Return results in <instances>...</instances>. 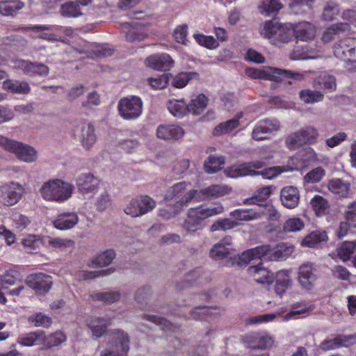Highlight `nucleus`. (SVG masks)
Listing matches in <instances>:
<instances>
[{
	"label": "nucleus",
	"instance_id": "obj_1",
	"mask_svg": "<svg viewBox=\"0 0 356 356\" xmlns=\"http://www.w3.org/2000/svg\"><path fill=\"white\" fill-rule=\"evenodd\" d=\"M110 318H90L87 320V325L91 330L92 335L97 338L104 333L108 347L100 351V356H127L129 350V337L122 330L114 329L106 332V327L111 325Z\"/></svg>",
	"mask_w": 356,
	"mask_h": 356
},
{
	"label": "nucleus",
	"instance_id": "obj_2",
	"mask_svg": "<svg viewBox=\"0 0 356 356\" xmlns=\"http://www.w3.org/2000/svg\"><path fill=\"white\" fill-rule=\"evenodd\" d=\"M245 74L253 79L270 80L277 83L286 81L289 85H291L293 81H302L305 79L303 73L268 67L262 70L249 67L245 70Z\"/></svg>",
	"mask_w": 356,
	"mask_h": 356
},
{
	"label": "nucleus",
	"instance_id": "obj_3",
	"mask_svg": "<svg viewBox=\"0 0 356 356\" xmlns=\"http://www.w3.org/2000/svg\"><path fill=\"white\" fill-rule=\"evenodd\" d=\"M74 186L60 179H53L44 182L40 193L44 200L63 203L72 197Z\"/></svg>",
	"mask_w": 356,
	"mask_h": 356
},
{
	"label": "nucleus",
	"instance_id": "obj_4",
	"mask_svg": "<svg viewBox=\"0 0 356 356\" xmlns=\"http://www.w3.org/2000/svg\"><path fill=\"white\" fill-rule=\"evenodd\" d=\"M223 211L224 208L220 204L191 208L188 211L184 228L189 232L200 230L206 225L205 221L208 218L222 213Z\"/></svg>",
	"mask_w": 356,
	"mask_h": 356
},
{
	"label": "nucleus",
	"instance_id": "obj_5",
	"mask_svg": "<svg viewBox=\"0 0 356 356\" xmlns=\"http://www.w3.org/2000/svg\"><path fill=\"white\" fill-rule=\"evenodd\" d=\"M0 146L6 151L14 154L25 163H33L38 159V152L32 146L0 136Z\"/></svg>",
	"mask_w": 356,
	"mask_h": 356
},
{
	"label": "nucleus",
	"instance_id": "obj_6",
	"mask_svg": "<svg viewBox=\"0 0 356 356\" xmlns=\"http://www.w3.org/2000/svg\"><path fill=\"white\" fill-rule=\"evenodd\" d=\"M143 102L135 95H129L120 99L118 110L120 116L126 120H135L143 113Z\"/></svg>",
	"mask_w": 356,
	"mask_h": 356
},
{
	"label": "nucleus",
	"instance_id": "obj_7",
	"mask_svg": "<svg viewBox=\"0 0 356 356\" xmlns=\"http://www.w3.org/2000/svg\"><path fill=\"white\" fill-rule=\"evenodd\" d=\"M154 200L147 195H139L129 200L124 207V213L132 218L142 216L151 211Z\"/></svg>",
	"mask_w": 356,
	"mask_h": 356
},
{
	"label": "nucleus",
	"instance_id": "obj_8",
	"mask_svg": "<svg viewBox=\"0 0 356 356\" xmlns=\"http://www.w3.org/2000/svg\"><path fill=\"white\" fill-rule=\"evenodd\" d=\"M353 41L349 38H345L339 41L333 47L334 56L346 63V67L348 70H356V49L350 44Z\"/></svg>",
	"mask_w": 356,
	"mask_h": 356
},
{
	"label": "nucleus",
	"instance_id": "obj_9",
	"mask_svg": "<svg viewBox=\"0 0 356 356\" xmlns=\"http://www.w3.org/2000/svg\"><path fill=\"white\" fill-rule=\"evenodd\" d=\"M318 136L316 129L313 127H308L300 129L289 136L285 140L286 145L291 149H296L316 139Z\"/></svg>",
	"mask_w": 356,
	"mask_h": 356
},
{
	"label": "nucleus",
	"instance_id": "obj_10",
	"mask_svg": "<svg viewBox=\"0 0 356 356\" xmlns=\"http://www.w3.org/2000/svg\"><path fill=\"white\" fill-rule=\"evenodd\" d=\"M122 29L125 34L126 40L129 42H139L147 38L150 32L147 24L143 22L124 23Z\"/></svg>",
	"mask_w": 356,
	"mask_h": 356
},
{
	"label": "nucleus",
	"instance_id": "obj_11",
	"mask_svg": "<svg viewBox=\"0 0 356 356\" xmlns=\"http://www.w3.org/2000/svg\"><path fill=\"white\" fill-rule=\"evenodd\" d=\"M210 256L212 259L218 260H226L225 265L231 266V259L234 257L232 253V238L227 236L215 244L210 250Z\"/></svg>",
	"mask_w": 356,
	"mask_h": 356
},
{
	"label": "nucleus",
	"instance_id": "obj_12",
	"mask_svg": "<svg viewBox=\"0 0 356 356\" xmlns=\"http://www.w3.org/2000/svg\"><path fill=\"white\" fill-rule=\"evenodd\" d=\"M318 278V269L314 263L305 262L300 266L298 280L302 289L311 290Z\"/></svg>",
	"mask_w": 356,
	"mask_h": 356
},
{
	"label": "nucleus",
	"instance_id": "obj_13",
	"mask_svg": "<svg viewBox=\"0 0 356 356\" xmlns=\"http://www.w3.org/2000/svg\"><path fill=\"white\" fill-rule=\"evenodd\" d=\"M100 181L90 173H83L76 179V186L79 193L85 198H91L97 193Z\"/></svg>",
	"mask_w": 356,
	"mask_h": 356
},
{
	"label": "nucleus",
	"instance_id": "obj_14",
	"mask_svg": "<svg viewBox=\"0 0 356 356\" xmlns=\"http://www.w3.org/2000/svg\"><path fill=\"white\" fill-rule=\"evenodd\" d=\"M0 191V202L6 206H13L20 200L24 189L21 184L11 182L2 186Z\"/></svg>",
	"mask_w": 356,
	"mask_h": 356
},
{
	"label": "nucleus",
	"instance_id": "obj_15",
	"mask_svg": "<svg viewBox=\"0 0 356 356\" xmlns=\"http://www.w3.org/2000/svg\"><path fill=\"white\" fill-rule=\"evenodd\" d=\"M27 285L38 293H45L49 291L53 284L52 277L47 274L39 273L27 277Z\"/></svg>",
	"mask_w": 356,
	"mask_h": 356
},
{
	"label": "nucleus",
	"instance_id": "obj_16",
	"mask_svg": "<svg viewBox=\"0 0 356 356\" xmlns=\"http://www.w3.org/2000/svg\"><path fill=\"white\" fill-rule=\"evenodd\" d=\"M280 122L276 119H266L260 121L252 132V138L256 140L268 138V135L280 129Z\"/></svg>",
	"mask_w": 356,
	"mask_h": 356
},
{
	"label": "nucleus",
	"instance_id": "obj_17",
	"mask_svg": "<svg viewBox=\"0 0 356 356\" xmlns=\"http://www.w3.org/2000/svg\"><path fill=\"white\" fill-rule=\"evenodd\" d=\"M75 49L80 54H86L88 57L94 58L98 56H107L112 54V50L106 47L105 44L90 43L81 40V44L75 47Z\"/></svg>",
	"mask_w": 356,
	"mask_h": 356
},
{
	"label": "nucleus",
	"instance_id": "obj_18",
	"mask_svg": "<svg viewBox=\"0 0 356 356\" xmlns=\"http://www.w3.org/2000/svg\"><path fill=\"white\" fill-rule=\"evenodd\" d=\"M75 135L79 138L83 147L89 149L95 143L97 137L95 128L90 123H81L75 130Z\"/></svg>",
	"mask_w": 356,
	"mask_h": 356
},
{
	"label": "nucleus",
	"instance_id": "obj_19",
	"mask_svg": "<svg viewBox=\"0 0 356 356\" xmlns=\"http://www.w3.org/2000/svg\"><path fill=\"white\" fill-rule=\"evenodd\" d=\"M13 67L22 70L29 76H46L49 72L48 67L43 64H35L22 59L13 60Z\"/></svg>",
	"mask_w": 356,
	"mask_h": 356
},
{
	"label": "nucleus",
	"instance_id": "obj_20",
	"mask_svg": "<svg viewBox=\"0 0 356 356\" xmlns=\"http://www.w3.org/2000/svg\"><path fill=\"white\" fill-rule=\"evenodd\" d=\"M79 218L76 212L67 211L58 213L53 221L55 228L60 230L72 229L79 222Z\"/></svg>",
	"mask_w": 356,
	"mask_h": 356
},
{
	"label": "nucleus",
	"instance_id": "obj_21",
	"mask_svg": "<svg viewBox=\"0 0 356 356\" xmlns=\"http://www.w3.org/2000/svg\"><path fill=\"white\" fill-rule=\"evenodd\" d=\"M244 343L252 349H266L273 346V340L270 337L254 332L246 335Z\"/></svg>",
	"mask_w": 356,
	"mask_h": 356
},
{
	"label": "nucleus",
	"instance_id": "obj_22",
	"mask_svg": "<svg viewBox=\"0 0 356 356\" xmlns=\"http://www.w3.org/2000/svg\"><path fill=\"white\" fill-rule=\"evenodd\" d=\"M248 274L252 277L255 282L260 284H270L274 281V275L262 263L255 266H249L247 269Z\"/></svg>",
	"mask_w": 356,
	"mask_h": 356
},
{
	"label": "nucleus",
	"instance_id": "obj_23",
	"mask_svg": "<svg viewBox=\"0 0 356 356\" xmlns=\"http://www.w3.org/2000/svg\"><path fill=\"white\" fill-rule=\"evenodd\" d=\"M280 200L286 208L293 209L296 207L300 200L298 188L292 186L284 187L280 191Z\"/></svg>",
	"mask_w": 356,
	"mask_h": 356
},
{
	"label": "nucleus",
	"instance_id": "obj_24",
	"mask_svg": "<svg viewBox=\"0 0 356 356\" xmlns=\"http://www.w3.org/2000/svg\"><path fill=\"white\" fill-rule=\"evenodd\" d=\"M45 341V333L42 330H36L20 335L17 343L27 347L43 344Z\"/></svg>",
	"mask_w": 356,
	"mask_h": 356
},
{
	"label": "nucleus",
	"instance_id": "obj_25",
	"mask_svg": "<svg viewBox=\"0 0 356 356\" xmlns=\"http://www.w3.org/2000/svg\"><path fill=\"white\" fill-rule=\"evenodd\" d=\"M275 284V292L277 295L282 296L286 290L292 286V279L287 270H280L274 277Z\"/></svg>",
	"mask_w": 356,
	"mask_h": 356
},
{
	"label": "nucleus",
	"instance_id": "obj_26",
	"mask_svg": "<svg viewBox=\"0 0 356 356\" xmlns=\"http://www.w3.org/2000/svg\"><path fill=\"white\" fill-rule=\"evenodd\" d=\"M74 243L71 239L44 236V247L56 251H65L73 248Z\"/></svg>",
	"mask_w": 356,
	"mask_h": 356
},
{
	"label": "nucleus",
	"instance_id": "obj_27",
	"mask_svg": "<svg viewBox=\"0 0 356 356\" xmlns=\"http://www.w3.org/2000/svg\"><path fill=\"white\" fill-rule=\"evenodd\" d=\"M184 134L183 129L177 125H160L157 128V137L163 140H179Z\"/></svg>",
	"mask_w": 356,
	"mask_h": 356
},
{
	"label": "nucleus",
	"instance_id": "obj_28",
	"mask_svg": "<svg viewBox=\"0 0 356 356\" xmlns=\"http://www.w3.org/2000/svg\"><path fill=\"white\" fill-rule=\"evenodd\" d=\"M231 192V188L224 184H214L203 188L199 193L204 199H215L221 197Z\"/></svg>",
	"mask_w": 356,
	"mask_h": 356
},
{
	"label": "nucleus",
	"instance_id": "obj_29",
	"mask_svg": "<svg viewBox=\"0 0 356 356\" xmlns=\"http://www.w3.org/2000/svg\"><path fill=\"white\" fill-rule=\"evenodd\" d=\"M294 35L299 40L310 41L312 40L316 34L315 27L307 22H302L296 25L293 29Z\"/></svg>",
	"mask_w": 356,
	"mask_h": 356
},
{
	"label": "nucleus",
	"instance_id": "obj_30",
	"mask_svg": "<svg viewBox=\"0 0 356 356\" xmlns=\"http://www.w3.org/2000/svg\"><path fill=\"white\" fill-rule=\"evenodd\" d=\"M24 7V3L19 0L0 1V14L3 16H14Z\"/></svg>",
	"mask_w": 356,
	"mask_h": 356
},
{
	"label": "nucleus",
	"instance_id": "obj_31",
	"mask_svg": "<svg viewBox=\"0 0 356 356\" xmlns=\"http://www.w3.org/2000/svg\"><path fill=\"white\" fill-rule=\"evenodd\" d=\"M22 243L27 253H37L41 246H44V236L41 237L35 234L29 235L22 240Z\"/></svg>",
	"mask_w": 356,
	"mask_h": 356
},
{
	"label": "nucleus",
	"instance_id": "obj_32",
	"mask_svg": "<svg viewBox=\"0 0 356 356\" xmlns=\"http://www.w3.org/2000/svg\"><path fill=\"white\" fill-rule=\"evenodd\" d=\"M272 193L270 186H264L257 190L256 193L250 198L243 200L244 204H256L258 209L264 206V203L270 195Z\"/></svg>",
	"mask_w": 356,
	"mask_h": 356
},
{
	"label": "nucleus",
	"instance_id": "obj_33",
	"mask_svg": "<svg viewBox=\"0 0 356 356\" xmlns=\"http://www.w3.org/2000/svg\"><path fill=\"white\" fill-rule=\"evenodd\" d=\"M200 75L196 72H181L172 80V86L176 88H184L190 81L199 79Z\"/></svg>",
	"mask_w": 356,
	"mask_h": 356
},
{
	"label": "nucleus",
	"instance_id": "obj_34",
	"mask_svg": "<svg viewBox=\"0 0 356 356\" xmlns=\"http://www.w3.org/2000/svg\"><path fill=\"white\" fill-rule=\"evenodd\" d=\"M169 112L175 117H183L188 113V106L184 99H169L167 103Z\"/></svg>",
	"mask_w": 356,
	"mask_h": 356
},
{
	"label": "nucleus",
	"instance_id": "obj_35",
	"mask_svg": "<svg viewBox=\"0 0 356 356\" xmlns=\"http://www.w3.org/2000/svg\"><path fill=\"white\" fill-rule=\"evenodd\" d=\"M314 309V306L306 304L304 302H298L291 305V310L282 316L283 321H289L291 318H297L300 314H306Z\"/></svg>",
	"mask_w": 356,
	"mask_h": 356
},
{
	"label": "nucleus",
	"instance_id": "obj_36",
	"mask_svg": "<svg viewBox=\"0 0 356 356\" xmlns=\"http://www.w3.org/2000/svg\"><path fill=\"white\" fill-rule=\"evenodd\" d=\"M227 174L231 177H238L240 176L256 175H259V172L252 169L249 163H243L238 165H234L227 170Z\"/></svg>",
	"mask_w": 356,
	"mask_h": 356
},
{
	"label": "nucleus",
	"instance_id": "obj_37",
	"mask_svg": "<svg viewBox=\"0 0 356 356\" xmlns=\"http://www.w3.org/2000/svg\"><path fill=\"white\" fill-rule=\"evenodd\" d=\"M310 205L318 216L326 214L330 209L328 201L319 195H316L312 198Z\"/></svg>",
	"mask_w": 356,
	"mask_h": 356
},
{
	"label": "nucleus",
	"instance_id": "obj_38",
	"mask_svg": "<svg viewBox=\"0 0 356 356\" xmlns=\"http://www.w3.org/2000/svg\"><path fill=\"white\" fill-rule=\"evenodd\" d=\"M5 90L17 94H27L30 91L29 84L24 81L7 80L3 83Z\"/></svg>",
	"mask_w": 356,
	"mask_h": 356
},
{
	"label": "nucleus",
	"instance_id": "obj_39",
	"mask_svg": "<svg viewBox=\"0 0 356 356\" xmlns=\"http://www.w3.org/2000/svg\"><path fill=\"white\" fill-rule=\"evenodd\" d=\"M241 114H237L236 117L218 124L213 129V135L221 136L222 134L231 132L233 129L238 126V119L241 117Z\"/></svg>",
	"mask_w": 356,
	"mask_h": 356
},
{
	"label": "nucleus",
	"instance_id": "obj_40",
	"mask_svg": "<svg viewBox=\"0 0 356 356\" xmlns=\"http://www.w3.org/2000/svg\"><path fill=\"white\" fill-rule=\"evenodd\" d=\"M208 99L204 94H200L188 104V112L193 115H200L206 108Z\"/></svg>",
	"mask_w": 356,
	"mask_h": 356
},
{
	"label": "nucleus",
	"instance_id": "obj_41",
	"mask_svg": "<svg viewBox=\"0 0 356 356\" xmlns=\"http://www.w3.org/2000/svg\"><path fill=\"white\" fill-rule=\"evenodd\" d=\"M350 188V184L341 179H336L330 180L328 183V189L332 193L337 194L340 197H346Z\"/></svg>",
	"mask_w": 356,
	"mask_h": 356
},
{
	"label": "nucleus",
	"instance_id": "obj_42",
	"mask_svg": "<svg viewBox=\"0 0 356 356\" xmlns=\"http://www.w3.org/2000/svg\"><path fill=\"white\" fill-rule=\"evenodd\" d=\"M327 236L325 232H313L306 236L301 242L302 246L313 248L321 242L326 241Z\"/></svg>",
	"mask_w": 356,
	"mask_h": 356
},
{
	"label": "nucleus",
	"instance_id": "obj_43",
	"mask_svg": "<svg viewBox=\"0 0 356 356\" xmlns=\"http://www.w3.org/2000/svg\"><path fill=\"white\" fill-rule=\"evenodd\" d=\"M115 257V252L113 250H107L98 254L90 264L92 267H102L109 265Z\"/></svg>",
	"mask_w": 356,
	"mask_h": 356
},
{
	"label": "nucleus",
	"instance_id": "obj_44",
	"mask_svg": "<svg viewBox=\"0 0 356 356\" xmlns=\"http://www.w3.org/2000/svg\"><path fill=\"white\" fill-rule=\"evenodd\" d=\"M294 35L293 29L286 25L280 24L272 42H287Z\"/></svg>",
	"mask_w": 356,
	"mask_h": 356
},
{
	"label": "nucleus",
	"instance_id": "obj_45",
	"mask_svg": "<svg viewBox=\"0 0 356 356\" xmlns=\"http://www.w3.org/2000/svg\"><path fill=\"white\" fill-rule=\"evenodd\" d=\"M261 212L257 209H238L231 213V216L238 220L250 221L260 219Z\"/></svg>",
	"mask_w": 356,
	"mask_h": 356
},
{
	"label": "nucleus",
	"instance_id": "obj_46",
	"mask_svg": "<svg viewBox=\"0 0 356 356\" xmlns=\"http://www.w3.org/2000/svg\"><path fill=\"white\" fill-rule=\"evenodd\" d=\"M280 23L275 19L266 21L260 27V34L273 41Z\"/></svg>",
	"mask_w": 356,
	"mask_h": 356
},
{
	"label": "nucleus",
	"instance_id": "obj_47",
	"mask_svg": "<svg viewBox=\"0 0 356 356\" xmlns=\"http://www.w3.org/2000/svg\"><path fill=\"white\" fill-rule=\"evenodd\" d=\"M299 97L305 104H314L323 101L324 95L319 91L305 89L299 92Z\"/></svg>",
	"mask_w": 356,
	"mask_h": 356
},
{
	"label": "nucleus",
	"instance_id": "obj_48",
	"mask_svg": "<svg viewBox=\"0 0 356 356\" xmlns=\"http://www.w3.org/2000/svg\"><path fill=\"white\" fill-rule=\"evenodd\" d=\"M291 252V248H286L283 243L279 244L273 248L270 246L268 260L277 261L280 259H285Z\"/></svg>",
	"mask_w": 356,
	"mask_h": 356
},
{
	"label": "nucleus",
	"instance_id": "obj_49",
	"mask_svg": "<svg viewBox=\"0 0 356 356\" xmlns=\"http://www.w3.org/2000/svg\"><path fill=\"white\" fill-rule=\"evenodd\" d=\"M356 247V241H344L337 249V255L343 261L350 259V256L354 253Z\"/></svg>",
	"mask_w": 356,
	"mask_h": 356
},
{
	"label": "nucleus",
	"instance_id": "obj_50",
	"mask_svg": "<svg viewBox=\"0 0 356 356\" xmlns=\"http://www.w3.org/2000/svg\"><path fill=\"white\" fill-rule=\"evenodd\" d=\"M224 163L225 159L223 156H210L208 161H206L204 163V169L206 172L213 174L219 171Z\"/></svg>",
	"mask_w": 356,
	"mask_h": 356
},
{
	"label": "nucleus",
	"instance_id": "obj_51",
	"mask_svg": "<svg viewBox=\"0 0 356 356\" xmlns=\"http://www.w3.org/2000/svg\"><path fill=\"white\" fill-rule=\"evenodd\" d=\"M281 8L280 0H261L259 6L260 13L266 15L277 13Z\"/></svg>",
	"mask_w": 356,
	"mask_h": 356
},
{
	"label": "nucleus",
	"instance_id": "obj_52",
	"mask_svg": "<svg viewBox=\"0 0 356 356\" xmlns=\"http://www.w3.org/2000/svg\"><path fill=\"white\" fill-rule=\"evenodd\" d=\"M19 278V272L15 267H11L7 269L3 275H0V284L3 286H13Z\"/></svg>",
	"mask_w": 356,
	"mask_h": 356
},
{
	"label": "nucleus",
	"instance_id": "obj_53",
	"mask_svg": "<svg viewBox=\"0 0 356 356\" xmlns=\"http://www.w3.org/2000/svg\"><path fill=\"white\" fill-rule=\"evenodd\" d=\"M93 300L102 301L106 304H112L118 301L120 298V293L118 291L100 292L90 296Z\"/></svg>",
	"mask_w": 356,
	"mask_h": 356
},
{
	"label": "nucleus",
	"instance_id": "obj_54",
	"mask_svg": "<svg viewBox=\"0 0 356 356\" xmlns=\"http://www.w3.org/2000/svg\"><path fill=\"white\" fill-rule=\"evenodd\" d=\"M67 339L65 334L61 331H57L48 336L45 335V341L43 343L46 348L58 346L60 343L65 342Z\"/></svg>",
	"mask_w": 356,
	"mask_h": 356
},
{
	"label": "nucleus",
	"instance_id": "obj_55",
	"mask_svg": "<svg viewBox=\"0 0 356 356\" xmlns=\"http://www.w3.org/2000/svg\"><path fill=\"white\" fill-rule=\"evenodd\" d=\"M60 13L62 15L67 17H76L82 14L79 4L73 1L63 4L61 6Z\"/></svg>",
	"mask_w": 356,
	"mask_h": 356
},
{
	"label": "nucleus",
	"instance_id": "obj_56",
	"mask_svg": "<svg viewBox=\"0 0 356 356\" xmlns=\"http://www.w3.org/2000/svg\"><path fill=\"white\" fill-rule=\"evenodd\" d=\"M174 66V60L167 54L157 55V70L168 72Z\"/></svg>",
	"mask_w": 356,
	"mask_h": 356
},
{
	"label": "nucleus",
	"instance_id": "obj_57",
	"mask_svg": "<svg viewBox=\"0 0 356 356\" xmlns=\"http://www.w3.org/2000/svg\"><path fill=\"white\" fill-rule=\"evenodd\" d=\"M339 14V8L337 3H327L323 8L322 19L325 21H332Z\"/></svg>",
	"mask_w": 356,
	"mask_h": 356
},
{
	"label": "nucleus",
	"instance_id": "obj_58",
	"mask_svg": "<svg viewBox=\"0 0 356 356\" xmlns=\"http://www.w3.org/2000/svg\"><path fill=\"white\" fill-rule=\"evenodd\" d=\"M325 175V170L321 167H318L307 172L304 177V181L310 184L317 183L319 182Z\"/></svg>",
	"mask_w": 356,
	"mask_h": 356
},
{
	"label": "nucleus",
	"instance_id": "obj_59",
	"mask_svg": "<svg viewBox=\"0 0 356 356\" xmlns=\"http://www.w3.org/2000/svg\"><path fill=\"white\" fill-rule=\"evenodd\" d=\"M257 210V211L261 212L260 218L263 216H267L269 220H277L280 217V213L270 204L264 203L263 207H261L260 209H258Z\"/></svg>",
	"mask_w": 356,
	"mask_h": 356
},
{
	"label": "nucleus",
	"instance_id": "obj_60",
	"mask_svg": "<svg viewBox=\"0 0 356 356\" xmlns=\"http://www.w3.org/2000/svg\"><path fill=\"white\" fill-rule=\"evenodd\" d=\"M237 225V223L228 218L220 219L216 220L210 228L211 232H216L218 230L227 231L232 229Z\"/></svg>",
	"mask_w": 356,
	"mask_h": 356
},
{
	"label": "nucleus",
	"instance_id": "obj_61",
	"mask_svg": "<svg viewBox=\"0 0 356 356\" xmlns=\"http://www.w3.org/2000/svg\"><path fill=\"white\" fill-rule=\"evenodd\" d=\"M196 42L201 46L208 49H215L218 47V42L212 36H206L202 34H195L193 35Z\"/></svg>",
	"mask_w": 356,
	"mask_h": 356
},
{
	"label": "nucleus",
	"instance_id": "obj_62",
	"mask_svg": "<svg viewBox=\"0 0 356 356\" xmlns=\"http://www.w3.org/2000/svg\"><path fill=\"white\" fill-rule=\"evenodd\" d=\"M303 227L304 222L299 218H290L287 220L283 225V229L286 232L300 231Z\"/></svg>",
	"mask_w": 356,
	"mask_h": 356
},
{
	"label": "nucleus",
	"instance_id": "obj_63",
	"mask_svg": "<svg viewBox=\"0 0 356 356\" xmlns=\"http://www.w3.org/2000/svg\"><path fill=\"white\" fill-rule=\"evenodd\" d=\"M152 291L149 286H144L138 289L136 293V300L139 304H144V308L149 304Z\"/></svg>",
	"mask_w": 356,
	"mask_h": 356
},
{
	"label": "nucleus",
	"instance_id": "obj_64",
	"mask_svg": "<svg viewBox=\"0 0 356 356\" xmlns=\"http://www.w3.org/2000/svg\"><path fill=\"white\" fill-rule=\"evenodd\" d=\"M12 220L15 227L19 231L26 229L31 222L27 216L19 213H13L12 215Z\"/></svg>",
	"mask_w": 356,
	"mask_h": 356
}]
</instances>
